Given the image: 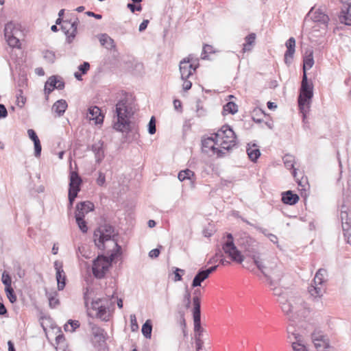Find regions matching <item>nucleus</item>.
I'll return each mask as SVG.
<instances>
[{
  "label": "nucleus",
  "mask_w": 351,
  "mask_h": 351,
  "mask_svg": "<svg viewBox=\"0 0 351 351\" xmlns=\"http://www.w3.org/2000/svg\"><path fill=\"white\" fill-rule=\"evenodd\" d=\"M255 265L266 278L269 286L278 285L284 276L283 266L276 259L264 263L254 246L245 247Z\"/></svg>",
  "instance_id": "f257e3e1"
},
{
  "label": "nucleus",
  "mask_w": 351,
  "mask_h": 351,
  "mask_svg": "<svg viewBox=\"0 0 351 351\" xmlns=\"http://www.w3.org/2000/svg\"><path fill=\"white\" fill-rule=\"evenodd\" d=\"M282 312L289 320L295 322L297 320L306 317L310 308L303 299L294 293H290L278 300Z\"/></svg>",
  "instance_id": "f03ea898"
},
{
  "label": "nucleus",
  "mask_w": 351,
  "mask_h": 351,
  "mask_svg": "<svg viewBox=\"0 0 351 351\" xmlns=\"http://www.w3.org/2000/svg\"><path fill=\"white\" fill-rule=\"evenodd\" d=\"M114 228L108 223L100 225L93 234V241L98 249L104 250L106 248V242L112 241L113 250L110 253V259L114 260L121 254V247L118 244L116 239Z\"/></svg>",
  "instance_id": "7ed1b4c3"
},
{
  "label": "nucleus",
  "mask_w": 351,
  "mask_h": 351,
  "mask_svg": "<svg viewBox=\"0 0 351 351\" xmlns=\"http://www.w3.org/2000/svg\"><path fill=\"white\" fill-rule=\"evenodd\" d=\"M115 112L117 121L114 123V129L128 133L131 130L130 119L134 113L132 104L126 98L122 99L117 104Z\"/></svg>",
  "instance_id": "20e7f679"
},
{
  "label": "nucleus",
  "mask_w": 351,
  "mask_h": 351,
  "mask_svg": "<svg viewBox=\"0 0 351 351\" xmlns=\"http://www.w3.org/2000/svg\"><path fill=\"white\" fill-rule=\"evenodd\" d=\"M91 293L92 290L88 287L84 293V304L88 308V315L93 316L92 313L89 311V307L88 306V302L91 300V309L95 311L96 317L101 319L102 321H108L109 313H108L107 309L109 307V300L107 298H97L96 300H93L90 297Z\"/></svg>",
  "instance_id": "39448f33"
},
{
  "label": "nucleus",
  "mask_w": 351,
  "mask_h": 351,
  "mask_svg": "<svg viewBox=\"0 0 351 351\" xmlns=\"http://www.w3.org/2000/svg\"><path fill=\"white\" fill-rule=\"evenodd\" d=\"M217 138L219 147L223 152L228 151L236 145V135L230 126L223 125L216 133L213 134Z\"/></svg>",
  "instance_id": "423d86ee"
},
{
  "label": "nucleus",
  "mask_w": 351,
  "mask_h": 351,
  "mask_svg": "<svg viewBox=\"0 0 351 351\" xmlns=\"http://www.w3.org/2000/svg\"><path fill=\"white\" fill-rule=\"evenodd\" d=\"M327 271L325 269H319L316 272L313 282L308 289L310 295L315 298H320L325 292L324 283L326 281Z\"/></svg>",
  "instance_id": "0eeeda50"
},
{
  "label": "nucleus",
  "mask_w": 351,
  "mask_h": 351,
  "mask_svg": "<svg viewBox=\"0 0 351 351\" xmlns=\"http://www.w3.org/2000/svg\"><path fill=\"white\" fill-rule=\"evenodd\" d=\"M313 96V85L306 84L301 85L300 94L298 97V106L303 117L305 118L306 114L309 110L311 99Z\"/></svg>",
  "instance_id": "6e6552de"
},
{
  "label": "nucleus",
  "mask_w": 351,
  "mask_h": 351,
  "mask_svg": "<svg viewBox=\"0 0 351 351\" xmlns=\"http://www.w3.org/2000/svg\"><path fill=\"white\" fill-rule=\"evenodd\" d=\"M199 66L198 59L194 58L193 55H189L180 62V71L181 79L187 80Z\"/></svg>",
  "instance_id": "1a4fd4ad"
},
{
  "label": "nucleus",
  "mask_w": 351,
  "mask_h": 351,
  "mask_svg": "<svg viewBox=\"0 0 351 351\" xmlns=\"http://www.w3.org/2000/svg\"><path fill=\"white\" fill-rule=\"evenodd\" d=\"M114 260L110 259V254L108 257L99 256L93 262L92 270L93 275L97 278H102L104 277L106 271L111 266V263Z\"/></svg>",
  "instance_id": "9d476101"
},
{
  "label": "nucleus",
  "mask_w": 351,
  "mask_h": 351,
  "mask_svg": "<svg viewBox=\"0 0 351 351\" xmlns=\"http://www.w3.org/2000/svg\"><path fill=\"white\" fill-rule=\"evenodd\" d=\"M222 248L224 252L228 254L233 261L238 263H241L243 261V256L235 246L232 234L228 233L227 234V241L223 243Z\"/></svg>",
  "instance_id": "9b49d317"
},
{
  "label": "nucleus",
  "mask_w": 351,
  "mask_h": 351,
  "mask_svg": "<svg viewBox=\"0 0 351 351\" xmlns=\"http://www.w3.org/2000/svg\"><path fill=\"white\" fill-rule=\"evenodd\" d=\"M82 182L77 173L71 171L70 173V182L69 189V206H72L78 192L80 191V185Z\"/></svg>",
  "instance_id": "f8f14e48"
},
{
  "label": "nucleus",
  "mask_w": 351,
  "mask_h": 351,
  "mask_svg": "<svg viewBox=\"0 0 351 351\" xmlns=\"http://www.w3.org/2000/svg\"><path fill=\"white\" fill-rule=\"evenodd\" d=\"M216 140L217 138L215 135L203 139L202 150L208 154L211 152L213 154H217V156H223L225 152L220 149Z\"/></svg>",
  "instance_id": "ddd939ff"
},
{
  "label": "nucleus",
  "mask_w": 351,
  "mask_h": 351,
  "mask_svg": "<svg viewBox=\"0 0 351 351\" xmlns=\"http://www.w3.org/2000/svg\"><path fill=\"white\" fill-rule=\"evenodd\" d=\"M193 322H194V331L195 335L196 334L200 333V337L202 335L204 329L201 327V305H200V298L197 296L193 297Z\"/></svg>",
  "instance_id": "4468645a"
},
{
  "label": "nucleus",
  "mask_w": 351,
  "mask_h": 351,
  "mask_svg": "<svg viewBox=\"0 0 351 351\" xmlns=\"http://www.w3.org/2000/svg\"><path fill=\"white\" fill-rule=\"evenodd\" d=\"M311 338L317 351H330L328 339L321 331H314L311 335Z\"/></svg>",
  "instance_id": "2eb2a0df"
},
{
  "label": "nucleus",
  "mask_w": 351,
  "mask_h": 351,
  "mask_svg": "<svg viewBox=\"0 0 351 351\" xmlns=\"http://www.w3.org/2000/svg\"><path fill=\"white\" fill-rule=\"evenodd\" d=\"M283 162H284L285 166L286 167L287 169H293L292 174H293L294 178L297 181L298 185L302 187L301 190L305 191L306 185L307 184L306 179H304L303 178L300 179L298 177L297 169L294 168V164H295L294 156L292 155H290V154H286L283 157Z\"/></svg>",
  "instance_id": "dca6fc26"
},
{
  "label": "nucleus",
  "mask_w": 351,
  "mask_h": 351,
  "mask_svg": "<svg viewBox=\"0 0 351 351\" xmlns=\"http://www.w3.org/2000/svg\"><path fill=\"white\" fill-rule=\"evenodd\" d=\"M340 219L341 223L351 221V197L346 196L343 198L339 206Z\"/></svg>",
  "instance_id": "f3484780"
},
{
  "label": "nucleus",
  "mask_w": 351,
  "mask_h": 351,
  "mask_svg": "<svg viewBox=\"0 0 351 351\" xmlns=\"http://www.w3.org/2000/svg\"><path fill=\"white\" fill-rule=\"evenodd\" d=\"M78 23L79 20L77 18H76L73 22H68L67 21H63V25L61 28L67 36L68 43H71L75 38L77 34Z\"/></svg>",
  "instance_id": "a211bd4d"
},
{
  "label": "nucleus",
  "mask_w": 351,
  "mask_h": 351,
  "mask_svg": "<svg viewBox=\"0 0 351 351\" xmlns=\"http://www.w3.org/2000/svg\"><path fill=\"white\" fill-rule=\"evenodd\" d=\"M55 270L56 271V277L58 283V289L59 291L64 289L66 285V274L63 269L62 262L56 261L53 263Z\"/></svg>",
  "instance_id": "6ab92c4d"
},
{
  "label": "nucleus",
  "mask_w": 351,
  "mask_h": 351,
  "mask_svg": "<svg viewBox=\"0 0 351 351\" xmlns=\"http://www.w3.org/2000/svg\"><path fill=\"white\" fill-rule=\"evenodd\" d=\"M86 118L90 121H93L97 125L103 123L104 117L101 113V109L94 106L88 108Z\"/></svg>",
  "instance_id": "aec40b11"
},
{
  "label": "nucleus",
  "mask_w": 351,
  "mask_h": 351,
  "mask_svg": "<svg viewBox=\"0 0 351 351\" xmlns=\"http://www.w3.org/2000/svg\"><path fill=\"white\" fill-rule=\"evenodd\" d=\"M287 51L285 53L284 61L285 63L289 66L293 60V55L295 53V40L293 37L289 38L285 43Z\"/></svg>",
  "instance_id": "412c9836"
},
{
  "label": "nucleus",
  "mask_w": 351,
  "mask_h": 351,
  "mask_svg": "<svg viewBox=\"0 0 351 351\" xmlns=\"http://www.w3.org/2000/svg\"><path fill=\"white\" fill-rule=\"evenodd\" d=\"M64 82L57 80L56 76L53 75L51 76L45 83V94L49 95L53 90V89L56 88L58 90H62L64 88Z\"/></svg>",
  "instance_id": "4be33fe9"
},
{
  "label": "nucleus",
  "mask_w": 351,
  "mask_h": 351,
  "mask_svg": "<svg viewBox=\"0 0 351 351\" xmlns=\"http://www.w3.org/2000/svg\"><path fill=\"white\" fill-rule=\"evenodd\" d=\"M91 150L94 153L95 161L99 164L105 158V152L104 149V142L98 141L93 144Z\"/></svg>",
  "instance_id": "5701e85b"
},
{
  "label": "nucleus",
  "mask_w": 351,
  "mask_h": 351,
  "mask_svg": "<svg viewBox=\"0 0 351 351\" xmlns=\"http://www.w3.org/2000/svg\"><path fill=\"white\" fill-rule=\"evenodd\" d=\"M94 208V204L89 202H82L77 204L76 211L75 215H77V213L82 215V217H84L85 215L88 213L90 211H92Z\"/></svg>",
  "instance_id": "b1692460"
},
{
  "label": "nucleus",
  "mask_w": 351,
  "mask_h": 351,
  "mask_svg": "<svg viewBox=\"0 0 351 351\" xmlns=\"http://www.w3.org/2000/svg\"><path fill=\"white\" fill-rule=\"evenodd\" d=\"M299 200V196L291 191H287L282 193V201L285 204L294 205Z\"/></svg>",
  "instance_id": "393cba45"
},
{
  "label": "nucleus",
  "mask_w": 351,
  "mask_h": 351,
  "mask_svg": "<svg viewBox=\"0 0 351 351\" xmlns=\"http://www.w3.org/2000/svg\"><path fill=\"white\" fill-rule=\"evenodd\" d=\"M312 19L314 22L320 23L326 25H328L330 20L328 16L321 8H318L313 12Z\"/></svg>",
  "instance_id": "a878e982"
},
{
  "label": "nucleus",
  "mask_w": 351,
  "mask_h": 351,
  "mask_svg": "<svg viewBox=\"0 0 351 351\" xmlns=\"http://www.w3.org/2000/svg\"><path fill=\"white\" fill-rule=\"evenodd\" d=\"M246 152L249 158L252 162H256L261 156L260 149L256 144H248L246 148Z\"/></svg>",
  "instance_id": "bb28decb"
},
{
  "label": "nucleus",
  "mask_w": 351,
  "mask_h": 351,
  "mask_svg": "<svg viewBox=\"0 0 351 351\" xmlns=\"http://www.w3.org/2000/svg\"><path fill=\"white\" fill-rule=\"evenodd\" d=\"M21 25L19 23L10 21L7 23L4 28V36H8L10 34L16 35V32L20 30Z\"/></svg>",
  "instance_id": "cd10ccee"
},
{
  "label": "nucleus",
  "mask_w": 351,
  "mask_h": 351,
  "mask_svg": "<svg viewBox=\"0 0 351 351\" xmlns=\"http://www.w3.org/2000/svg\"><path fill=\"white\" fill-rule=\"evenodd\" d=\"M314 64L313 51L312 49L306 51L303 60V70L310 69Z\"/></svg>",
  "instance_id": "c85d7f7f"
},
{
  "label": "nucleus",
  "mask_w": 351,
  "mask_h": 351,
  "mask_svg": "<svg viewBox=\"0 0 351 351\" xmlns=\"http://www.w3.org/2000/svg\"><path fill=\"white\" fill-rule=\"evenodd\" d=\"M67 106V103L65 100L60 99L53 105L52 110L60 117L64 113Z\"/></svg>",
  "instance_id": "c756f323"
},
{
  "label": "nucleus",
  "mask_w": 351,
  "mask_h": 351,
  "mask_svg": "<svg viewBox=\"0 0 351 351\" xmlns=\"http://www.w3.org/2000/svg\"><path fill=\"white\" fill-rule=\"evenodd\" d=\"M208 278V276L204 271V269L199 270L193 280V282L191 284L192 287L195 288L197 287H200L202 282L203 281H204L206 279H207Z\"/></svg>",
  "instance_id": "7c9ffc66"
},
{
  "label": "nucleus",
  "mask_w": 351,
  "mask_h": 351,
  "mask_svg": "<svg viewBox=\"0 0 351 351\" xmlns=\"http://www.w3.org/2000/svg\"><path fill=\"white\" fill-rule=\"evenodd\" d=\"M99 40L100 44L107 49H112L114 47V40L106 34L99 35Z\"/></svg>",
  "instance_id": "2f4dec72"
},
{
  "label": "nucleus",
  "mask_w": 351,
  "mask_h": 351,
  "mask_svg": "<svg viewBox=\"0 0 351 351\" xmlns=\"http://www.w3.org/2000/svg\"><path fill=\"white\" fill-rule=\"evenodd\" d=\"M339 21L346 25H351V13L349 11V8L346 10L342 9L339 15Z\"/></svg>",
  "instance_id": "473e14b6"
},
{
  "label": "nucleus",
  "mask_w": 351,
  "mask_h": 351,
  "mask_svg": "<svg viewBox=\"0 0 351 351\" xmlns=\"http://www.w3.org/2000/svg\"><path fill=\"white\" fill-rule=\"evenodd\" d=\"M256 34L254 33L250 34L245 38V43L243 44V52L251 51L252 46L255 43Z\"/></svg>",
  "instance_id": "72a5a7b5"
},
{
  "label": "nucleus",
  "mask_w": 351,
  "mask_h": 351,
  "mask_svg": "<svg viewBox=\"0 0 351 351\" xmlns=\"http://www.w3.org/2000/svg\"><path fill=\"white\" fill-rule=\"evenodd\" d=\"M178 178L181 182L189 180L191 182H193V180L195 178V173L191 170L186 169L185 170L180 171L178 173Z\"/></svg>",
  "instance_id": "f704fd0d"
},
{
  "label": "nucleus",
  "mask_w": 351,
  "mask_h": 351,
  "mask_svg": "<svg viewBox=\"0 0 351 351\" xmlns=\"http://www.w3.org/2000/svg\"><path fill=\"white\" fill-rule=\"evenodd\" d=\"M341 226L345 239L351 244V221L341 223Z\"/></svg>",
  "instance_id": "c9c22d12"
},
{
  "label": "nucleus",
  "mask_w": 351,
  "mask_h": 351,
  "mask_svg": "<svg viewBox=\"0 0 351 351\" xmlns=\"http://www.w3.org/2000/svg\"><path fill=\"white\" fill-rule=\"evenodd\" d=\"M46 295L49 300V306L51 308H55L59 304V300L57 298L58 293L56 291L53 292H46Z\"/></svg>",
  "instance_id": "e433bc0d"
},
{
  "label": "nucleus",
  "mask_w": 351,
  "mask_h": 351,
  "mask_svg": "<svg viewBox=\"0 0 351 351\" xmlns=\"http://www.w3.org/2000/svg\"><path fill=\"white\" fill-rule=\"evenodd\" d=\"M76 223L80 229V230L83 233H86L88 231V227L86 226V222L84 221L82 217V215L77 213V215H75Z\"/></svg>",
  "instance_id": "4c0bfd02"
},
{
  "label": "nucleus",
  "mask_w": 351,
  "mask_h": 351,
  "mask_svg": "<svg viewBox=\"0 0 351 351\" xmlns=\"http://www.w3.org/2000/svg\"><path fill=\"white\" fill-rule=\"evenodd\" d=\"M142 333L145 338L150 339L152 336V325L149 320H147L143 325L141 329Z\"/></svg>",
  "instance_id": "58836bf2"
},
{
  "label": "nucleus",
  "mask_w": 351,
  "mask_h": 351,
  "mask_svg": "<svg viewBox=\"0 0 351 351\" xmlns=\"http://www.w3.org/2000/svg\"><path fill=\"white\" fill-rule=\"evenodd\" d=\"M238 112V106L237 105L232 102L229 101L223 106V112L226 113H230L232 114H234Z\"/></svg>",
  "instance_id": "ea45409f"
},
{
  "label": "nucleus",
  "mask_w": 351,
  "mask_h": 351,
  "mask_svg": "<svg viewBox=\"0 0 351 351\" xmlns=\"http://www.w3.org/2000/svg\"><path fill=\"white\" fill-rule=\"evenodd\" d=\"M295 339V341L292 342V348L294 351H307L306 348L303 345L300 339L298 334H293Z\"/></svg>",
  "instance_id": "a19ab883"
},
{
  "label": "nucleus",
  "mask_w": 351,
  "mask_h": 351,
  "mask_svg": "<svg viewBox=\"0 0 351 351\" xmlns=\"http://www.w3.org/2000/svg\"><path fill=\"white\" fill-rule=\"evenodd\" d=\"M92 332L95 337L98 338L99 341H104L105 340L104 329H102L97 326H93L92 327Z\"/></svg>",
  "instance_id": "79ce46f5"
},
{
  "label": "nucleus",
  "mask_w": 351,
  "mask_h": 351,
  "mask_svg": "<svg viewBox=\"0 0 351 351\" xmlns=\"http://www.w3.org/2000/svg\"><path fill=\"white\" fill-rule=\"evenodd\" d=\"M5 38L9 46L12 47H18L19 44V40L15 36V35L10 34L8 36H5Z\"/></svg>",
  "instance_id": "37998d69"
},
{
  "label": "nucleus",
  "mask_w": 351,
  "mask_h": 351,
  "mask_svg": "<svg viewBox=\"0 0 351 351\" xmlns=\"http://www.w3.org/2000/svg\"><path fill=\"white\" fill-rule=\"evenodd\" d=\"M271 289L273 290L274 294L275 295L278 296V300L283 296H287L289 293L287 291H283L281 288L278 287L277 285L270 286Z\"/></svg>",
  "instance_id": "c03bdc74"
},
{
  "label": "nucleus",
  "mask_w": 351,
  "mask_h": 351,
  "mask_svg": "<svg viewBox=\"0 0 351 351\" xmlns=\"http://www.w3.org/2000/svg\"><path fill=\"white\" fill-rule=\"evenodd\" d=\"M5 291L8 298L11 303H14L16 301V295H15L14 289L12 287H5Z\"/></svg>",
  "instance_id": "a18cd8bd"
},
{
  "label": "nucleus",
  "mask_w": 351,
  "mask_h": 351,
  "mask_svg": "<svg viewBox=\"0 0 351 351\" xmlns=\"http://www.w3.org/2000/svg\"><path fill=\"white\" fill-rule=\"evenodd\" d=\"M1 281L3 284L5 285V287H12V278L8 273L5 271L3 272Z\"/></svg>",
  "instance_id": "49530a36"
},
{
  "label": "nucleus",
  "mask_w": 351,
  "mask_h": 351,
  "mask_svg": "<svg viewBox=\"0 0 351 351\" xmlns=\"http://www.w3.org/2000/svg\"><path fill=\"white\" fill-rule=\"evenodd\" d=\"M156 130V119L154 117H152L148 123V132L150 134H154Z\"/></svg>",
  "instance_id": "de8ad7c7"
},
{
  "label": "nucleus",
  "mask_w": 351,
  "mask_h": 351,
  "mask_svg": "<svg viewBox=\"0 0 351 351\" xmlns=\"http://www.w3.org/2000/svg\"><path fill=\"white\" fill-rule=\"evenodd\" d=\"M68 324H69L71 325V330H69L68 329V325H65L64 326V330H70L71 332H73L77 328L80 327V322L79 321H77V320H71L70 319L69 322H68Z\"/></svg>",
  "instance_id": "09e8293b"
},
{
  "label": "nucleus",
  "mask_w": 351,
  "mask_h": 351,
  "mask_svg": "<svg viewBox=\"0 0 351 351\" xmlns=\"http://www.w3.org/2000/svg\"><path fill=\"white\" fill-rule=\"evenodd\" d=\"M34 155L36 157H39L40 156L41 150H42V147H41L40 140H38L37 141H35V142H34Z\"/></svg>",
  "instance_id": "8fccbe9b"
},
{
  "label": "nucleus",
  "mask_w": 351,
  "mask_h": 351,
  "mask_svg": "<svg viewBox=\"0 0 351 351\" xmlns=\"http://www.w3.org/2000/svg\"><path fill=\"white\" fill-rule=\"evenodd\" d=\"M44 58L49 62H53L56 58L55 53L53 51H46L44 53Z\"/></svg>",
  "instance_id": "3c124183"
},
{
  "label": "nucleus",
  "mask_w": 351,
  "mask_h": 351,
  "mask_svg": "<svg viewBox=\"0 0 351 351\" xmlns=\"http://www.w3.org/2000/svg\"><path fill=\"white\" fill-rule=\"evenodd\" d=\"M130 322H131V329L132 331H136L138 328V326L137 324V320L136 315L132 314L130 315Z\"/></svg>",
  "instance_id": "603ef678"
},
{
  "label": "nucleus",
  "mask_w": 351,
  "mask_h": 351,
  "mask_svg": "<svg viewBox=\"0 0 351 351\" xmlns=\"http://www.w3.org/2000/svg\"><path fill=\"white\" fill-rule=\"evenodd\" d=\"M105 182H106L105 174L103 172L99 171V175H98V178L96 180V183L99 186H102L104 185Z\"/></svg>",
  "instance_id": "864d4df0"
},
{
  "label": "nucleus",
  "mask_w": 351,
  "mask_h": 351,
  "mask_svg": "<svg viewBox=\"0 0 351 351\" xmlns=\"http://www.w3.org/2000/svg\"><path fill=\"white\" fill-rule=\"evenodd\" d=\"M89 69L90 64L88 62H84L78 66V69L81 71L82 74H86Z\"/></svg>",
  "instance_id": "5fc2aeb1"
},
{
  "label": "nucleus",
  "mask_w": 351,
  "mask_h": 351,
  "mask_svg": "<svg viewBox=\"0 0 351 351\" xmlns=\"http://www.w3.org/2000/svg\"><path fill=\"white\" fill-rule=\"evenodd\" d=\"M181 272L182 274L184 273V270L179 268H176L174 271V281H180L182 280V275L180 274Z\"/></svg>",
  "instance_id": "6e6d98bb"
},
{
  "label": "nucleus",
  "mask_w": 351,
  "mask_h": 351,
  "mask_svg": "<svg viewBox=\"0 0 351 351\" xmlns=\"http://www.w3.org/2000/svg\"><path fill=\"white\" fill-rule=\"evenodd\" d=\"M203 344H204V342L200 338V333L198 334V337H197V334H196L195 335V345H196L197 351H199L202 348Z\"/></svg>",
  "instance_id": "4d7b16f0"
},
{
  "label": "nucleus",
  "mask_w": 351,
  "mask_h": 351,
  "mask_svg": "<svg viewBox=\"0 0 351 351\" xmlns=\"http://www.w3.org/2000/svg\"><path fill=\"white\" fill-rule=\"evenodd\" d=\"M27 134H28V136L29 137V138L31 140H32L33 142H35V141H38L39 138L36 134V133L35 132V131L32 129H29L27 130Z\"/></svg>",
  "instance_id": "13d9d810"
},
{
  "label": "nucleus",
  "mask_w": 351,
  "mask_h": 351,
  "mask_svg": "<svg viewBox=\"0 0 351 351\" xmlns=\"http://www.w3.org/2000/svg\"><path fill=\"white\" fill-rule=\"evenodd\" d=\"M128 8L132 12H134L135 11H141L142 10V6L141 5H136L134 3H128Z\"/></svg>",
  "instance_id": "bf43d9fd"
},
{
  "label": "nucleus",
  "mask_w": 351,
  "mask_h": 351,
  "mask_svg": "<svg viewBox=\"0 0 351 351\" xmlns=\"http://www.w3.org/2000/svg\"><path fill=\"white\" fill-rule=\"evenodd\" d=\"M8 116V110L3 104H0V119H4Z\"/></svg>",
  "instance_id": "052dcab7"
},
{
  "label": "nucleus",
  "mask_w": 351,
  "mask_h": 351,
  "mask_svg": "<svg viewBox=\"0 0 351 351\" xmlns=\"http://www.w3.org/2000/svg\"><path fill=\"white\" fill-rule=\"evenodd\" d=\"M159 254H160V250L158 248L152 250L149 252V256L152 258H157L159 256Z\"/></svg>",
  "instance_id": "680f3d73"
},
{
  "label": "nucleus",
  "mask_w": 351,
  "mask_h": 351,
  "mask_svg": "<svg viewBox=\"0 0 351 351\" xmlns=\"http://www.w3.org/2000/svg\"><path fill=\"white\" fill-rule=\"evenodd\" d=\"M311 82H308L306 75V70H303V76L301 82V85L311 84Z\"/></svg>",
  "instance_id": "e2e57ef3"
},
{
  "label": "nucleus",
  "mask_w": 351,
  "mask_h": 351,
  "mask_svg": "<svg viewBox=\"0 0 351 351\" xmlns=\"http://www.w3.org/2000/svg\"><path fill=\"white\" fill-rule=\"evenodd\" d=\"M148 23H149L148 20H147V19L143 20L139 25V28H138L139 32L144 31L147 28Z\"/></svg>",
  "instance_id": "0e129e2a"
},
{
  "label": "nucleus",
  "mask_w": 351,
  "mask_h": 351,
  "mask_svg": "<svg viewBox=\"0 0 351 351\" xmlns=\"http://www.w3.org/2000/svg\"><path fill=\"white\" fill-rule=\"evenodd\" d=\"M184 81V83H183V89L184 90H189L191 88V86H192V83L190 81H188L187 80H183Z\"/></svg>",
  "instance_id": "69168bd1"
},
{
  "label": "nucleus",
  "mask_w": 351,
  "mask_h": 351,
  "mask_svg": "<svg viewBox=\"0 0 351 351\" xmlns=\"http://www.w3.org/2000/svg\"><path fill=\"white\" fill-rule=\"evenodd\" d=\"M217 267H218L217 265L210 267L206 269H204V271L209 277L210 274H212L213 271H215L217 269Z\"/></svg>",
  "instance_id": "338daca9"
},
{
  "label": "nucleus",
  "mask_w": 351,
  "mask_h": 351,
  "mask_svg": "<svg viewBox=\"0 0 351 351\" xmlns=\"http://www.w3.org/2000/svg\"><path fill=\"white\" fill-rule=\"evenodd\" d=\"M17 105L21 108L25 104V98L20 95L19 97H17Z\"/></svg>",
  "instance_id": "774afa93"
}]
</instances>
